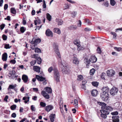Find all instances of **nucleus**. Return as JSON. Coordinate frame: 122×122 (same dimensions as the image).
Masks as SVG:
<instances>
[{
    "label": "nucleus",
    "instance_id": "1",
    "mask_svg": "<svg viewBox=\"0 0 122 122\" xmlns=\"http://www.w3.org/2000/svg\"><path fill=\"white\" fill-rule=\"evenodd\" d=\"M53 76L54 79L57 82L59 81L60 74L58 70L56 68L54 70Z\"/></svg>",
    "mask_w": 122,
    "mask_h": 122
},
{
    "label": "nucleus",
    "instance_id": "2",
    "mask_svg": "<svg viewBox=\"0 0 122 122\" xmlns=\"http://www.w3.org/2000/svg\"><path fill=\"white\" fill-rule=\"evenodd\" d=\"M99 104L102 106L101 108L102 109H103L104 110H106L107 111L108 110H112L113 109L112 107L110 106H106V104L104 103L100 102Z\"/></svg>",
    "mask_w": 122,
    "mask_h": 122
},
{
    "label": "nucleus",
    "instance_id": "3",
    "mask_svg": "<svg viewBox=\"0 0 122 122\" xmlns=\"http://www.w3.org/2000/svg\"><path fill=\"white\" fill-rule=\"evenodd\" d=\"M36 77L38 81H43V83L44 85H46V79L45 78L38 75L36 76Z\"/></svg>",
    "mask_w": 122,
    "mask_h": 122
},
{
    "label": "nucleus",
    "instance_id": "4",
    "mask_svg": "<svg viewBox=\"0 0 122 122\" xmlns=\"http://www.w3.org/2000/svg\"><path fill=\"white\" fill-rule=\"evenodd\" d=\"M61 64L62 66H63L62 67V71L63 73L65 74H68L69 72V70L68 67L66 66H65L63 65V63L62 62L61 59Z\"/></svg>",
    "mask_w": 122,
    "mask_h": 122
},
{
    "label": "nucleus",
    "instance_id": "5",
    "mask_svg": "<svg viewBox=\"0 0 122 122\" xmlns=\"http://www.w3.org/2000/svg\"><path fill=\"white\" fill-rule=\"evenodd\" d=\"M108 94H105L104 93H101L100 96L101 99L103 101H107L109 98Z\"/></svg>",
    "mask_w": 122,
    "mask_h": 122
},
{
    "label": "nucleus",
    "instance_id": "6",
    "mask_svg": "<svg viewBox=\"0 0 122 122\" xmlns=\"http://www.w3.org/2000/svg\"><path fill=\"white\" fill-rule=\"evenodd\" d=\"M53 47L57 55L59 57L61 58V56L58 49V45L57 43H54L53 44Z\"/></svg>",
    "mask_w": 122,
    "mask_h": 122
},
{
    "label": "nucleus",
    "instance_id": "7",
    "mask_svg": "<svg viewBox=\"0 0 122 122\" xmlns=\"http://www.w3.org/2000/svg\"><path fill=\"white\" fill-rule=\"evenodd\" d=\"M101 112L102 114L101 115V116L103 118H106L107 117V115L109 114V112L106 110H104L102 109L101 110Z\"/></svg>",
    "mask_w": 122,
    "mask_h": 122
},
{
    "label": "nucleus",
    "instance_id": "8",
    "mask_svg": "<svg viewBox=\"0 0 122 122\" xmlns=\"http://www.w3.org/2000/svg\"><path fill=\"white\" fill-rule=\"evenodd\" d=\"M118 91V89L116 87H113L111 90L110 93L112 95L114 96L117 94Z\"/></svg>",
    "mask_w": 122,
    "mask_h": 122
},
{
    "label": "nucleus",
    "instance_id": "9",
    "mask_svg": "<svg viewBox=\"0 0 122 122\" xmlns=\"http://www.w3.org/2000/svg\"><path fill=\"white\" fill-rule=\"evenodd\" d=\"M72 58V61L73 63L75 65H78L79 63V61L78 59L76 57V55L75 54H74Z\"/></svg>",
    "mask_w": 122,
    "mask_h": 122
},
{
    "label": "nucleus",
    "instance_id": "10",
    "mask_svg": "<svg viewBox=\"0 0 122 122\" xmlns=\"http://www.w3.org/2000/svg\"><path fill=\"white\" fill-rule=\"evenodd\" d=\"M41 41V40L40 38L36 39L35 38H33L30 43L31 44H34L36 45V44L40 43Z\"/></svg>",
    "mask_w": 122,
    "mask_h": 122
},
{
    "label": "nucleus",
    "instance_id": "11",
    "mask_svg": "<svg viewBox=\"0 0 122 122\" xmlns=\"http://www.w3.org/2000/svg\"><path fill=\"white\" fill-rule=\"evenodd\" d=\"M107 74L108 76H112L115 74V72L112 70H108L107 71Z\"/></svg>",
    "mask_w": 122,
    "mask_h": 122
},
{
    "label": "nucleus",
    "instance_id": "12",
    "mask_svg": "<svg viewBox=\"0 0 122 122\" xmlns=\"http://www.w3.org/2000/svg\"><path fill=\"white\" fill-rule=\"evenodd\" d=\"M53 108V106L51 105H48L45 107V109L46 111L49 112Z\"/></svg>",
    "mask_w": 122,
    "mask_h": 122
},
{
    "label": "nucleus",
    "instance_id": "13",
    "mask_svg": "<svg viewBox=\"0 0 122 122\" xmlns=\"http://www.w3.org/2000/svg\"><path fill=\"white\" fill-rule=\"evenodd\" d=\"M41 94L46 99H48L50 98L49 95L46 93L45 91H42L41 92Z\"/></svg>",
    "mask_w": 122,
    "mask_h": 122
},
{
    "label": "nucleus",
    "instance_id": "14",
    "mask_svg": "<svg viewBox=\"0 0 122 122\" xmlns=\"http://www.w3.org/2000/svg\"><path fill=\"white\" fill-rule=\"evenodd\" d=\"M46 34L47 36H50L51 37L53 36V35L52 32L49 29H48L46 31Z\"/></svg>",
    "mask_w": 122,
    "mask_h": 122
},
{
    "label": "nucleus",
    "instance_id": "15",
    "mask_svg": "<svg viewBox=\"0 0 122 122\" xmlns=\"http://www.w3.org/2000/svg\"><path fill=\"white\" fill-rule=\"evenodd\" d=\"M90 60L92 63L96 62L97 60V59L95 56H91L90 58Z\"/></svg>",
    "mask_w": 122,
    "mask_h": 122
},
{
    "label": "nucleus",
    "instance_id": "16",
    "mask_svg": "<svg viewBox=\"0 0 122 122\" xmlns=\"http://www.w3.org/2000/svg\"><path fill=\"white\" fill-rule=\"evenodd\" d=\"M103 92L102 93H104L105 94H108L109 90L107 87H104L102 88V89Z\"/></svg>",
    "mask_w": 122,
    "mask_h": 122
},
{
    "label": "nucleus",
    "instance_id": "17",
    "mask_svg": "<svg viewBox=\"0 0 122 122\" xmlns=\"http://www.w3.org/2000/svg\"><path fill=\"white\" fill-rule=\"evenodd\" d=\"M119 117L118 116H113L112 117L113 122H118L119 121Z\"/></svg>",
    "mask_w": 122,
    "mask_h": 122
},
{
    "label": "nucleus",
    "instance_id": "18",
    "mask_svg": "<svg viewBox=\"0 0 122 122\" xmlns=\"http://www.w3.org/2000/svg\"><path fill=\"white\" fill-rule=\"evenodd\" d=\"M7 57V54L6 53L3 54L2 55V59L3 61H6Z\"/></svg>",
    "mask_w": 122,
    "mask_h": 122
},
{
    "label": "nucleus",
    "instance_id": "19",
    "mask_svg": "<svg viewBox=\"0 0 122 122\" xmlns=\"http://www.w3.org/2000/svg\"><path fill=\"white\" fill-rule=\"evenodd\" d=\"M40 67L37 66H34L33 67V70L38 73L40 72Z\"/></svg>",
    "mask_w": 122,
    "mask_h": 122
},
{
    "label": "nucleus",
    "instance_id": "20",
    "mask_svg": "<svg viewBox=\"0 0 122 122\" xmlns=\"http://www.w3.org/2000/svg\"><path fill=\"white\" fill-rule=\"evenodd\" d=\"M84 62L86 63H87L86 67L88 68L89 67V65L88 64H90L91 61L90 59H88L87 58H85L84 60Z\"/></svg>",
    "mask_w": 122,
    "mask_h": 122
},
{
    "label": "nucleus",
    "instance_id": "21",
    "mask_svg": "<svg viewBox=\"0 0 122 122\" xmlns=\"http://www.w3.org/2000/svg\"><path fill=\"white\" fill-rule=\"evenodd\" d=\"M22 79L25 83H26L28 81V76L25 75H23L22 76Z\"/></svg>",
    "mask_w": 122,
    "mask_h": 122
},
{
    "label": "nucleus",
    "instance_id": "22",
    "mask_svg": "<svg viewBox=\"0 0 122 122\" xmlns=\"http://www.w3.org/2000/svg\"><path fill=\"white\" fill-rule=\"evenodd\" d=\"M44 89L45 90L46 92L49 94L51 93L52 92V89L50 87H47L45 88Z\"/></svg>",
    "mask_w": 122,
    "mask_h": 122
},
{
    "label": "nucleus",
    "instance_id": "23",
    "mask_svg": "<svg viewBox=\"0 0 122 122\" xmlns=\"http://www.w3.org/2000/svg\"><path fill=\"white\" fill-rule=\"evenodd\" d=\"M91 92L92 95L94 97L96 96L98 92L96 90H93Z\"/></svg>",
    "mask_w": 122,
    "mask_h": 122
},
{
    "label": "nucleus",
    "instance_id": "24",
    "mask_svg": "<svg viewBox=\"0 0 122 122\" xmlns=\"http://www.w3.org/2000/svg\"><path fill=\"white\" fill-rule=\"evenodd\" d=\"M55 115V114H52L50 115V119L51 122H54Z\"/></svg>",
    "mask_w": 122,
    "mask_h": 122
},
{
    "label": "nucleus",
    "instance_id": "25",
    "mask_svg": "<svg viewBox=\"0 0 122 122\" xmlns=\"http://www.w3.org/2000/svg\"><path fill=\"white\" fill-rule=\"evenodd\" d=\"M56 21L58 23V25H61L63 23V21L60 19H56Z\"/></svg>",
    "mask_w": 122,
    "mask_h": 122
},
{
    "label": "nucleus",
    "instance_id": "26",
    "mask_svg": "<svg viewBox=\"0 0 122 122\" xmlns=\"http://www.w3.org/2000/svg\"><path fill=\"white\" fill-rule=\"evenodd\" d=\"M30 97H25L23 98V99L24 100H25L24 102L25 103H27L29 101Z\"/></svg>",
    "mask_w": 122,
    "mask_h": 122
},
{
    "label": "nucleus",
    "instance_id": "27",
    "mask_svg": "<svg viewBox=\"0 0 122 122\" xmlns=\"http://www.w3.org/2000/svg\"><path fill=\"white\" fill-rule=\"evenodd\" d=\"M10 74V76H9V77L10 78V79H14L15 78H16L18 76L17 75H15V74H14L11 73Z\"/></svg>",
    "mask_w": 122,
    "mask_h": 122
},
{
    "label": "nucleus",
    "instance_id": "28",
    "mask_svg": "<svg viewBox=\"0 0 122 122\" xmlns=\"http://www.w3.org/2000/svg\"><path fill=\"white\" fill-rule=\"evenodd\" d=\"M74 44L77 46H80V43L78 40H76L74 41Z\"/></svg>",
    "mask_w": 122,
    "mask_h": 122
},
{
    "label": "nucleus",
    "instance_id": "29",
    "mask_svg": "<svg viewBox=\"0 0 122 122\" xmlns=\"http://www.w3.org/2000/svg\"><path fill=\"white\" fill-rule=\"evenodd\" d=\"M77 27L76 25H72L70 26L69 28L70 30H75L76 29Z\"/></svg>",
    "mask_w": 122,
    "mask_h": 122
},
{
    "label": "nucleus",
    "instance_id": "30",
    "mask_svg": "<svg viewBox=\"0 0 122 122\" xmlns=\"http://www.w3.org/2000/svg\"><path fill=\"white\" fill-rule=\"evenodd\" d=\"M53 30L55 32L58 34H60L61 33L60 30L59 28H55Z\"/></svg>",
    "mask_w": 122,
    "mask_h": 122
},
{
    "label": "nucleus",
    "instance_id": "31",
    "mask_svg": "<svg viewBox=\"0 0 122 122\" xmlns=\"http://www.w3.org/2000/svg\"><path fill=\"white\" fill-rule=\"evenodd\" d=\"M35 24L37 25V24H41V22L40 19H38L34 20Z\"/></svg>",
    "mask_w": 122,
    "mask_h": 122
},
{
    "label": "nucleus",
    "instance_id": "32",
    "mask_svg": "<svg viewBox=\"0 0 122 122\" xmlns=\"http://www.w3.org/2000/svg\"><path fill=\"white\" fill-rule=\"evenodd\" d=\"M46 18L47 20L50 21L51 20V16L48 13L46 14Z\"/></svg>",
    "mask_w": 122,
    "mask_h": 122
},
{
    "label": "nucleus",
    "instance_id": "33",
    "mask_svg": "<svg viewBox=\"0 0 122 122\" xmlns=\"http://www.w3.org/2000/svg\"><path fill=\"white\" fill-rule=\"evenodd\" d=\"M11 12L14 14H15L16 13V11L15 8H12L11 9Z\"/></svg>",
    "mask_w": 122,
    "mask_h": 122
},
{
    "label": "nucleus",
    "instance_id": "34",
    "mask_svg": "<svg viewBox=\"0 0 122 122\" xmlns=\"http://www.w3.org/2000/svg\"><path fill=\"white\" fill-rule=\"evenodd\" d=\"M16 85H10L8 88V90H9V89H14L16 87Z\"/></svg>",
    "mask_w": 122,
    "mask_h": 122
},
{
    "label": "nucleus",
    "instance_id": "35",
    "mask_svg": "<svg viewBox=\"0 0 122 122\" xmlns=\"http://www.w3.org/2000/svg\"><path fill=\"white\" fill-rule=\"evenodd\" d=\"M95 70L94 69H92L90 71V74L91 75H93L95 72Z\"/></svg>",
    "mask_w": 122,
    "mask_h": 122
},
{
    "label": "nucleus",
    "instance_id": "36",
    "mask_svg": "<svg viewBox=\"0 0 122 122\" xmlns=\"http://www.w3.org/2000/svg\"><path fill=\"white\" fill-rule=\"evenodd\" d=\"M77 80L81 81L83 79V76L81 75H79L77 76Z\"/></svg>",
    "mask_w": 122,
    "mask_h": 122
},
{
    "label": "nucleus",
    "instance_id": "37",
    "mask_svg": "<svg viewBox=\"0 0 122 122\" xmlns=\"http://www.w3.org/2000/svg\"><path fill=\"white\" fill-rule=\"evenodd\" d=\"M116 3L115 1L114 0H110V4L112 6L114 5Z\"/></svg>",
    "mask_w": 122,
    "mask_h": 122
},
{
    "label": "nucleus",
    "instance_id": "38",
    "mask_svg": "<svg viewBox=\"0 0 122 122\" xmlns=\"http://www.w3.org/2000/svg\"><path fill=\"white\" fill-rule=\"evenodd\" d=\"M35 52L36 53H40L41 52V50L38 48H36L35 49Z\"/></svg>",
    "mask_w": 122,
    "mask_h": 122
},
{
    "label": "nucleus",
    "instance_id": "39",
    "mask_svg": "<svg viewBox=\"0 0 122 122\" xmlns=\"http://www.w3.org/2000/svg\"><path fill=\"white\" fill-rule=\"evenodd\" d=\"M92 85L95 86L97 87L98 85V83L97 82H92Z\"/></svg>",
    "mask_w": 122,
    "mask_h": 122
},
{
    "label": "nucleus",
    "instance_id": "40",
    "mask_svg": "<svg viewBox=\"0 0 122 122\" xmlns=\"http://www.w3.org/2000/svg\"><path fill=\"white\" fill-rule=\"evenodd\" d=\"M16 107V106L15 105H13L11 106L10 108L11 110H13L15 109Z\"/></svg>",
    "mask_w": 122,
    "mask_h": 122
},
{
    "label": "nucleus",
    "instance_id": "41",
    "mask_svg": "<svg viewBox=\"0 0 122 122\" xmlns=\"http://www.w3.org/2000/svg\"><path fill=\"white\" fill-rule=\"evenodd\" d=\"M37 63L38 64H40L41 62V58L38 57L37 59Z\"/></svg>",
    "mask_w": 122,
    "mask_h": 122
},
{
    "label": "nucleus",
    "instance_id": "42",
    "mask_svg": "<svg viewBox=\"0 0 122 122\" xmlns=\"http://www.w3.org/2000/svg\"><path fill=\"white\" fill-rule=\"evenodd\" d=\"M74 102V105H75L76 107H77V105L78 103V102L77 100L76 99H75Z\"/></svg>",
    "mask_w": 122,
    "mask_h": 122
},
{
    "label": "nucleus",
    "instance_id": "43",
    "mask_svg": "<svg viewBox=\"0 0 122 122\" xmlns=\"http://www.w3.org/2000/svg\"><path fill=\"white\" fill-rule=\"evenodd\" d=\"M114 49H115V50L118 51H120L122 50V48L121 47H115L114 48Z\"/></svg>",
    "mask_w": 122,
    "mask_h": 122
},
{
    "label": "nucleus",
    "instance_id": "44",
    "mask_svg": "<svg viewBox=\"0 0 122 122\" xmlns=\"http://www.w3.org/2000/svg\"><path fill=\"white\" fill-rule=\"evenodd\" d=\"M40 104L41 106L43 107H45L46 105V104L45 103L42 102H41L40 103Z\"/></svg>",
    "mask_w": 122,
    "mask_h": 122
},
{
    "label": "nucleus",
    "instance_id": "45",
    "mask_svg": "<svg viewBox=\"0 0 122 122\" xmlns=\"http://www.w3.org/2000/svg\"><path fill=\"white\" fill-rule=\"evenodd\" d=\"M25 29L24 27H21L20 28V31L22 33H23L25 31Z\"/></svg>",
    "mask_w": 122,
    "mask_h": 122
},
{
    "label": "nucleus",
    "instance_id": "46",
    "mask_svg": "<svg viewBox=\"0 0 122 122\" xmlns=\"http://www.w3.org/2000/svg\"><path fill=\"white\" fill-rule=\"evenodd\" d=\"M111 34L113 35V38L114 39H116V37L117 36V34L114 32H111Z\"/></svg>",
    "mask_w": 122,
    "mask_h": 122
},
{
    "label": "nucleus",
    "instance_id": "47",
    "mask_svg": "<svg viewBox=\"0 0 122 122\" xmlns=\"http://www.w3.org/2000/svg\"><path fill=\"white\" fill-rule=\"evenodd\" d=\"M11 47V46H10V45L9 44H6L4 48L6 49H9Z\"/></svg>",
    "mask_w": 122,
    "mask_h": 122
},
{
    "label": "nucleus",
    "instance_id": "48",
    "mask_svg": "<svg viewBox=\"0 0 122 122\" xmlns=\"http://www.w3.org/2000/svg\"><path fill=\"white\" fill-rule=\"evenodd\" d=\"M36 60H33L31 61L30 62V64L31 66H33L36 63Z\"/></svg>",
    "mask_w": 122,
    "mask_h": 122
},
{
    "label": "nucleus",
    "instance_id": "49",
    "mask_svg": "<svg viewBox=\"0 0 122 122\" xmlns=\"http://www.w3.org/2000/svg\"><path fill=\"white\" fill-rule=\"evenodd\" d=\"M103 4L106 7H107L108 6L109 3L107 1H106V2H104L103 3Z\"/></svg>",
    "mask_w": 122,
    "mask_h": 122
},
{
    "label": "nucleus",
    "instance_id": "50",
    "mask_svg": "<svg viewBox=\"0 0 122 122\" xmlns=\"http://www.w3.org/2000/svg\"><path fill=\"white\" fill-rule=\"evenodd\" d=\"M85 21L86 22L87 24L88 25H90L92 24L91 23L89 20L86 19L85 20Z\"/></svg>",
    "mask_w": 122,
    "mask_h": 122
},
{
    "label": "nucleus",
    "instance_id": "51",
    "mask_svg": "<svg viewBox=\"0 0 122 122\" xmlns=\"http://www.w3.org/2000/svg\"><path fill=\"white\" fill-rule=\"evenodd\" d=\"M77 14V12L73 11L72 13V16L73 17H75Z\"/></svg>",
    "mask_w": 122,
    "mask_h": 122
},
{
    "label": "nucleus",
    "instance_id": "52",
    "mask_svg": "<svg viewBox=\"0 0 122 122\" xmlns=\"http://www.w3.org/2000/svg\"><path fill=\"white\" fill-rule=\"evenodd\" d=\"M54 69H53V67L51 66L48 68V71L50 73L51 72L52 70H54Z\"/></svg>",
    "mask_w": 122,
    "mask_h": 122
},
{
    "label": "nucleus",
    "instance_id": "53",
    "mask_svg": "<svg viewBox=\"0 0 122 122\" xmlns=\"http://www.w3.org/2000/svg\"><path fill=\"white\" fill-rule=\"evenodd\" d=\"M82 23L80 20H79L78 22L77 25L79 27H80L81 26Z\"/></svg>",
    "mask_w": 122,
    "mask_h": 122
},
{
    "label": "nucleus",
    "instance_id": "54",
    "mask_svg": "<svg viewBox=\"0 0 122 122\" xmlns=\"http://www.w3.org/2000/svg\"><path fill=\"white\" fill-rule=\"evenodd\" d=\"M111 114L112 115H117L118 114V112L117 111H116L111 112Z\"/></svg>",
    "mask_w": 122,
    "mask_h": 122
},
{
    "label": "nucleus",
    "instance_id": "55",
    "mask_svg": "<svg viewBox=\"0 0 122 122\" xmlns=\"http://www.w3.org/2000/svg\"><path fill=\"white\" fill-rule=\"evenodd\" d=\"M78 48H77V50L79 51L80 50H83L84 49V48L83 47L81 46V45H80V46H78Z\"/></svg>",
    "mask_w": 122,
    "mask_h": 122
},
{
    "label": "nucleus",
    "instance_id": "56",
    "mask_svg": "<svg viewBox=\"0 0 122 122\" xmlns=\"http://www.w3.org/2000/svg\"><path fill=\"white\" fill-rule=\"evenodd\" d=\"M2 37L3 40L4 41L6 40L7 38V36L4 35H2Z\"/></svg>",
    "mask_w": 122,
    "mask_h": 122
},
{
    "label": "nucleus",
    "instance_id": "57",
    "mask_svg": "<svg viewBox=\"0 0 122 122\" xmlns=\"http://www.w3.org/2000/svg\"><path fill=\"white\" fill-rule=\"evenodd\" d=\"M16 62L15 60H11L10 61V62L13 64H15Z\"/></svg>",
    "mask_w": 122,
    "mask_h": 122
},
{
    "label": "nucleus",
    "instance_id": "58",
    "mask_svg": "<svg viewBox=\"0 0 122 122\" xmlns=\"http://www.w3.org/2000/svg\"><path fill=\"white\" fill-rule=\"evenodd\" d=\"M91 30V29L87 27L85 28L84 29V31L86 32L90 31Z\"/></svg>",
    "mask_w": 122,
    "mask_h": 122
},
{
    "label": "nucleus",
    "instance_id": "59",
    "mask_svg": "<svg viewBox=\"0 0 122 122\" xmlns=\"http://www.w3.org/2000/svg\"><path fill=\"white\" fill-rule=\"evenodd\" d=\"M97 52L99 53L100 54L101 53V51L100 47H98L97 49Z\"/></svg>",
    "mask_w": 122,
    "mask_h": 122
},
{
    "label": "nucleus",
    "instance_id": "60",
    "mask_svg": "<svg viewBox=\"0 0 122 122\" xmlns=\"http://www.w3.org/2000/svg\"><path fill=\"white\" fill-rule=\"evenodd\" d=\"M31 109L33 111H35V107L33 105H32L31 106Z\"/></svg>",
    "mask_w": 122,
    "mask_h": 122
},
{
    "label": "nucleus",
    "instance_id": "61",
    "mask_svg": "<svg viewBox=\"0 0 122 122\" xmlns=\"http://www.w3.org/2000/svg\"><path fill=\"white\" fill-rule=\"evenodd\" d=\"M68 122H72V119L70 117H68Z\"/></svg>",
    "mask_w": 122,
    "mask_h": 122
},
{
    "label": "nucleus",
    "instance_id": "62",
    "mask_svg": "<svg viewBox=\"0 0 122 122\" xmlns=\"http://www.w3.org/2000/svg\"><path fill=\"white\" fill-rule=\"evenodd\" d=\"M5 25L4 24H3L1 25V26H0V29L1 30H2L5 27Z\"/></svg>",
    "mask_w": 122,
    "mask_h": 122
},
{
    "label": "nucleus",
    "instance_id": "63",
    "mask_svg": "<svg viewBox=\"0 0 122 122\" xmlns=\"http://www.w3.org/2000/svg\"><path fill=\"white\" fill-rule=\"evenodd\" d=\"M8 98V97L7 95L5 96V97L4 99V100L6 102H7V99Z\"/></svg>",
    "mask_w": 122,
    "mask_h": 122
},
{
    "label": "nucleus",
    "instance_id": "64",
    "mask_svg": "<svg viewBox=\"0 0 122 122\" xmlns=\"http://www.w3.org/2000/svg\"><path fill=\"white\" fill-rule=\"evenodd\" d=\"M112 54L113 55H114V56H117V55H118V54L117 52H113L112 53Z\"/></svg>",
    "mask_w": 122,
    "mask_h": 122
}]
</instances>
